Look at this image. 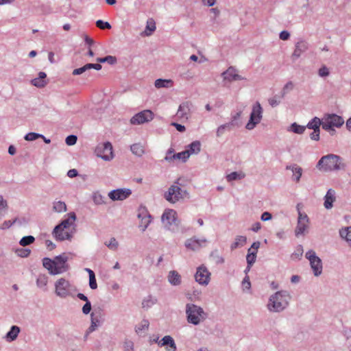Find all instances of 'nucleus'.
<instances>
[{"mask_svg": "<svg viewBox=\"0 0 351 351\" xmlns=\"http://www.w3.org/2000/svg\"><path fill=\"white\" fill-rule=\"evenodd\" d=\"M291 296L287 291L281 290L271 295L267 304V308L271 313H280L289 305Z\"/></svg>", "mask_w": 351, "mask_h": 351, "instance_id": "1", "label": "nucleus"}, {"mask_svg": "<svg viewBox=\"0 0 351 351\" xmlns=\"http://www.w3.org/2000/svg\"><path fill=\"white\" fill-rule=\"evenodd\" d=\"M68 259V256L64 253L56 256L53 260L46 257L43 259V265L51 275L60 274L69 269V266L66 263Z\"/></svg>", "mask_w": 351, "mask_h": 351, "instance_id": "2", "label": "nucleus"}, {"mask_svg": "<svg viewBox=\"0 0 351 351\" xmlns=\"http://www.w3.org/2000/svg\"><path fill=\"white\" fill-rule=\"evenodd\" d=\"M180 180V178H178L164 194V198L169 203L175 204L184 198L189 197V193L186 190L181 189Z\"/></svg>", "mask_w": 351, "mask_h": 351, "instance_id": "3", "label": "nucleus"}, {"mask_svg": "<svg viewBox=\"0 0 351 351\" xmlns=\"http://www.w3.org/2000/svg\"><path fill=\"white\" fill-rule=\"evenodd\" d=\"M185 313L187 322L195 326L199 325L208 317V314L201 306L191 303L186 304Z\"/></svg>", "mask_w": 351, "mask_h": 351, "instance_id": "4", "label": "nucleus"}, {"mask_svg": "<svg viewBox=\"0 0 351 351\" xmlns=\"http://www.w3.org/2000/svg\"><path fill=\"white\" fill-rule=\"evenodd\" d=\"M317 167L325 171L332 170H340L344 168L341 162V158L335 154H328L321 158L317 165Z\"/></svg>", "mask_w": 351, "mask_h": 351, "instance_id": "5", "label": "nucleus"}, {"mask_svg": "<svg viewBox=\"0 0 351 351\" xmlns=\"http://www.w3.org/2000/svg\"><path fill=\"white\" fill-rule=\"evenodd\" d=\"M161 219L164 226L167 229L172 232H175L178 229L180 221L177 217L176 210L173 209H166L162 215Z\"/></svg>", "mask_w": 351, "mask_h": 351, "instance_id": "6", "label": "nucleus"}, {"mask_svg": "<svg viewBox=\"0 0 351 351\" xmlns=\"http://www.w3.org/2000/svg\"><path fill=\"white\" fill-rule=\"evenodd\" d=\"M263 110L258 101H256L253 106L250 115V119L245 125L248 130H253L261 121L263 118Z\"/></svg>", "mask_w": 351, "mask_h": 351, "instance_id": "7", "label": "nucleus"}, {"mask_svg": "<svg viewBox=\"0 0 351 351\" xmlns=\"http://www.w3.org/2000/svg\"><path fill=\"white\" fill-rule=\"evenodd\" d=\"M305 257L310 262L311 267L313 270V274L315 276H319L322 273V262L319 258L314 250H310L306 252Z\"/></svg>", "mask_w": 351, "mask_h": 351, "instance_id": "8", "label": "nucleus"}, {"mask_svg": "<svg viewBox=\"0 0 351 351\" xmlns=\"http://www.w3.org/2000/svg\"><path fill=\"white\" fill-rule=\"evenodd\" d=\"M323 129L328 130L330 128H340L343 123L344 120L336 114H326L322 118Z\"/></svg>", "mask_w": 351, "mask_h": 351, "instance_id": "9", "label": "nucleus"}, {"mask_svg": "<svg viewBox=\"0 0 351 351\" xmlns=\"http://www.w3.org/2000/svg\"><path fill=\"white\" fill-rule=\"evenodd\" d=\"M95 153L98 157L109 161L113 158L112 145L110 142L100 143L96 147Z\"/></svg>", "mask_w": 351, "mask_h": 351, "instance_id": "10", "label": "nucleus"}, {"mask_svg": "<svg viewBox=\"0 0 351 351\" xmlns=\"http://www.w3.org/2000/svg\"><path fill=\"white\" fill-rule=\"evenodd\" d=\"M71 284L65 278H61L55 282V293L61 298H65L71 293Z\"/></svg>", "mask_w": 351, "mask_h": 351, "instance_id": "11", "label": "nucleus"}, {"mask_svg": "<svg viewBox=\"0 0 351 351\" xmlns=\"http://www.w3.org/2000/svg\"><path fill=\"white\" fill-rule=\"evenodd\" d=\"M309 219L306 213L298 211L297 226L295 229V234L297 237L304 234L308 228Z\"/></svg>", "mask_w": 351, "mask_h": 351, "instance_id": "12", "label": "nucleus"}, {"mask_svg": "<svg viewBox=\"0 0 351 351\" xmlns=\"http://www.w3.org/2000/svg\"><path fill=\"white\" fill-rule=\"evenodd\" d=\"M153 119V112L149 110H145L133 116L130 119V123L133 125H139L149 122Z\"/></svg>", "mask_w": 351, "mask_h": 351, "instance_id": "13", "label": "nucleus"}, {"mask_svg": "<svg viewBox=\"0 0 351 351\" xmlns=\"http://www.w3.org/2000/svg\"><path fill=\"white\" fill-rule=\"evenodd\" d=\"M210 273L204 265L199 266L195 275V281L202 285H207L210 282Z\"/></svg>", "mask_w": 351, "mask_h": 351, "instance_id": "14", "label": "nucleus"}, {"mask_svg": "<svg viewBox=\"0 0 351 351\" xmlns=\"http://www.w3.org/2000/svg\"><path fill=\"white\" fill-rule=\"evenodd\" d=\"M132 194L130 189H118L109 192L108 197L112 201L124 200Z\"/></svg>", "mask_w": 351, "mask_h": 351, "instance_id": "15", "label": "nucleus"}, {"mask_svg": "<svg viewBox=\"0 0 351 351\" xmlns=\"http://www.w3.org/2000/svg\"><path fill=\"white\" fill-rule=\"evenodd\" d=\"M207 243V240L206 239H199L196 237H193L190 239H188L185 241V247L193 251L199 250L201 247L205 246Z\"/></svg>", "mask_w": 351, "mask_h": 351, "instance_id": "16", "label": "nucleus"}, {"mask_svg": "<svg viewBox=\"0 0 351 351\" xmlns=\"http://www.w3.org/2000/svg\"><path fill=\"white\" fill-rule=\"evenodd\" d=\"M191 102L184 101L182 102L178 108L177 116L182 121H186L190 117Z\"/></svg>", "mask_w": 351, "mask_h": 351, "instance_id": "17", "label": "nucleus"}, {"mask_svg": "<svg viewBox=\"0 0 351 351\" xmlns=\"http://www.w3.org/2000/svg\"><path fill=\"white\" fill-rule=\"evenodd\" d=\"M309 44L304 40H300L295 45V49L291 55V59L295 61L298 59L301 55L308 50Z\"/></svg>", "mask_w": 351, "mask_h": 351, "instance_id": "18", "label": "nucleus"}, {"mask_svg": "<svg viewBox=\"0 0 351 351\" xmlns=\"http://www.w3.org/2000/svg\"><path fill=\"white\" fill-rule=\"evenodd\" d=\"M68 229L65 228H60L58 229L57 231L56 230V227L54 228L53 230V235L58 241H64V240H69L71 241L73 238V235L75 232V228H73V230L68 231Z\"/></svg>", "mask_w": 351, "mask_h": 351, "instance_id": "19", "label": "nucleus"}, {"mask_svg": "<svg viewBox=\"0 0 351 351\" xmlns=\"http://www.w3.org/2000/svg\"><path fill=\"white\" fill-rule=\"evenodd\" d=\"M189 158V154L187 152H181L180 153L174 154L173 148L169 149L165 160L168 162H172L174 160H181L182 162H186Z\"/></svg>", "mask_w": 351, "mask_h": 351, "instance_id": "20", "label": "nucleus"}, {"mask_svg": "<svg viewBox=\"0 0 351 351\" xmlns=\"http://www.w3.org/2000/svg\"><path fill=\"white\" fill-rule=\"evenodd\" d=\"M76 215L74 212H71L68 214V217L61 221L60 223L56 226V230L57 231L60 228L69 229L71 226H73V228H75L74 222L76 220Z\"/></svg>", "mask_w": 351, "mask_h": 351, "instance_id": "21", "label": "nucleus"}, {"mask_svg": "<svg viewBox=\"0 0 351 351\" xmlns=\"http://www.w3.org/2000/svg\"><path fill=\"white\" fill-rule=\"evenodd\" d=\"M160 347H166L167 351H176L177 346L174 339L170 335H166L158 342Z\"/></svg>", "mask_w": 351, "mask_h": 351, "instance_id": "22", "label": "nucleus"}, {"mask_svg": "<svg viewBox=\"0 0 351 351\" xmlns=\"http://www.w3.org/2000/svg\"><path fill=\"white\" fill-rule=\"evenodd\" d=\"M224 80H227L228 82L242 80L243 77L237 73H236L235 69L230 66L226 71L223 72L221 74Z\"/></svg>", "mask_w": 351, "mask_h": 351, "instance_id": "23", "label": "nucleus"}, {"mask_svg": "<svg viewBox=\"0 0 351 351\" xmlns=\"http://www.w3.org/2000/svg\"><path fill=\"white\" fill-rule=\"evenodd\" d=\"M335 199V191L332 189H328L324 197V206L325 208L328 210L332 208L333 206V202Z\"/></svg>", "mask_w": 351, "mask_h": 351, "instance_id": "24", "label": "nucleus"}, {"mask_svg": "<svg viewBox=\"0 0 351 351\" xmlns=\"http://www.w3.org/2000/svg\"><path fill=\"white\" fill-rule=\"evenodd\" d=\"M168 282L173 286H178L182 282V277L176 270H171L167 276Z\"/></svg>", "mask_w": 351, "mask_h": 351, "instance_id": "25", "label": "nucleus"}, {"mask_svg": "<svg viewBox=\"0 0 351 351\" xmlns=\"http://www.w3.org/2000/svg\"><path fill=\"white\" fill-rule=\"evenodd\" d=\"M234 125L235 124L233 123V121H230L229 123L219 125L216 131V136L217 138L221 137L227 131H230Z\"/></svg>", "mask_w": 351, "mask_h": 351, "instance_id": "26", "label": "nucleus"}, {"mask_svg": "<svg viewBox=\"0 0 351 351\" xmlns=\"http://www.w3.org/2000/svg\"><path fill=\"white\" fill-rule=\"evenodd\" d=\"M286 169L292 171L293 180H295L296 182H298L302 175V169L295 164L287 166Z\"/></svg>", "mask_w": 351, "mask_h": 351, "instance_id": "27", "label": "nucleus"}, {"mask_svg": "<svg viewBox=\"0 0 351 351\" xmlns=\"http://www.w3.org/2000/svg\"><path fill=\"white\" fill-rule=\"evenodd\" d=\"M138 217L139 219H141L139 228H141L143 232H144L147 229V228L148 227V226L149 225V223L151 222V219H150L151 215L146 213L144 215H143V213H139L138 215Z\"/></svg>", "mask_w": 351, "mask_h": 351, "instance_id": "28", "label": "nucleus"}, {"mask_svg": "<svg viewBox=\"0 0 351 351\" xmlns=\"http://www.w3.org/2000/svg\"><path fill=\"white\" fill-rule=\"evenodd\" d=\"M20 331L21 329L19 326H12L5 335L7 341L10 342L14 341L17 338Z\"/></svg>", "mask_w": 351, "mask_h": 351, "instance_id": "29", "label": "nucleus"}, {"mask_svg": "<svg viewBox=\"0 0 351 351\" xmlns=\"http://www.w3.org/2000/svg\"><path fill=\"white\" fill-rule=\"evenodd\" d=\"M246 242V237L241 235L237 236L234 241L230 245V249L231 250H234L237 248L241 247L245 245Z\"/></svg>", "mask_w": 351, "mask_h": 351, "instance_id": "30", "label": "nucleus"}, {"mask_svg": "<svg viewBox=\"0 0 351 351\" xmlns=\"http://www.w3.org/2000/svg\"><path fill=\"white\" fill-rule=\"evenodd\" d=\"M188 147L189 149L184 152H188L189 157L191 154H197L200 152L201 143L199 141H195L189 145Z\"/></svg>", "mask_w": 351, "mask_h": 351, "instance_id": "31", "label": "nucleus"}, {"mask_svg": "<svg viewBox=\"0 0 351 351\" xmlns=\"http://www.w3.org/2000/svg\"><path fill=\"white\" fill-rule=\"evenodd\" d=\"M90 319H91L90 326L88 327V328L86 330V335L84 336L85 339L87 338L88 335L90 332H93V331H95L96 330V328L98 326L99 323L98 318L97 317H95L94 313H92L90 314Z\"/></svg>", "mask_w": 351, "mask_h": 351, "instance_id": "32", "label": "nucleus"}, {"mask_svg": "<svg viewBox=\"0 0 351 351\" xmlns=\"http://www.w3.org/2000/svg\"><path fill=\"white\" fill-rule=\"evenodd\" d=\"M149 326V321L147 319H143L138 324L135 326V332L137 335H141L148 330Z\"/></svg>", "mask_w": 351, "mask_h": 351, "instance_id": "33", "label": "nucleus"}, {"mask_svg": "<svg viewBox=\"0 0 351 351\" xmlns=\"http://www.w3.org/2000/svg\"><path fill=\"white\" fill-rule=\"evenodd\" d=\"M323 128V121L322 119L315 117L312 119L306 125V128L311 129L313 130H319L320 126Z\"/></svg>", "mask_w": 351, "mask_h": 351, "instance_id": "34", "label": "nucleus"}, {"mask_svg": "<svg viewBox=\"0 0 351 351\" xmlns=\"http://www.w3.org/2000/svg\"><path fill=\"white\" fill-rule=\"evenodd\" d=\"M173 84V82L171 80L167 79H157L154 82V86L157 88H171Z\"/></svg>", "mask_w": 351, "mask_h": 351, "instance_id": "35", "label": "nucleus"}, {"mask_svg": "<svg viewBox=\"0 0 351 351\" xmlns=\"http://www.w3.org/2000/svg\"><path fill=\"white\" fill-rule=\"evenodd\" d=\"M130 150L133 154L138 157L142 156L145 153V149L141 143H134L130 146Z\"/></svg>", "mask_w": 351, "mask_h": 351, "instance_id": "36", "label": "nucleus"}, {"mask_svg": "<svg viewBox=\"0 0 351 351\" xmlns=\"http://www.w3.org/2000/svg\"><path fill=\"white\" fill-rule=\"evenodd\" d=\"M339 234L341 237L346 239L348 245L351 247V226L341 229L339 231Z\"/></svg>", "mask_w": 351, "mask_h": 351, "instance_id": "37", "label": "nucleus"}, {"mask_svg": "<svg viewBox=\"0 0 351 351\" xmlns=\"http://www.w3.org/2000/svg\"><path fill=\"white\" fill-rule=\"evenodd\" d=\"M92 199L95 205H102L106 204L105 197L99 192L93 193Z\"/></svg>", "mask_w": 351, "mask_h": 351, "instance_id": "38", "label": "nucleus"}, {"mask_svg": "<svg viewBox=\"0 0 351 351\" xmlns=\"http://www.w3.org/2000/svg\"><path fill=\"white\" fill-rule=\"evenodd\" d=\"M53 210L59 213L66 212V205L64 202L55 201L53 203Z\"/></svg>", "mask_w": 351, "mask_h": 351, "instance_id": "39", "label": "nucleus"}, {"mask_svg": "<svg viewBox=\"0 0 351 351\" xmlns=\"http://www.w3.org/2000/svg\"><path fill=\"white\" fill-rule=\"evenodd\" d=\"M155 30H156L155 21L152 19H150L147 22L145 34L146 36H150L152 34V32H154Z\"/></svg>", "mask_w": 351, "mask_h": 351, "instance_id": "40", "label": "nucleus"}, {"mask_svg": "<svg viewBox=\"0 0 351 351\" xmlns=\"http://www.w3.org/2000/svg\"><path fill=\"white\" fill-rule=\"evenodd\" d=\"M294 88V84L293 82H288L282 88L280 92V97L284 98L290 91Z\"/></svg>", "mask_w": 351, "mask_h": 351, "instance_id": "41", "label": "nucleus"}, {"mask_svg": "<svg viewBox=\"0 0 351 351\" xmlns=\"http://www.w3.org/2000/svg\"><path fill=\"white\" fill-rule=\"evenodd\" d=\"M97 62L99 63H105L108 62L110 64H114L117 62V58L112 56H107L104 58H97L96 59Z\"/></svg>", "mask_w": 351, "mask_h": 351, "instance_id": "42", "label": "nucleus"}, {"mask_svg": "<svg viewBox=\"0 0 351 351\" xmlns=\"http://www.w3.org/2000/svg\"><path fill=\"white\" fill-rule=\"evenodd\" d=\"M35 241V238L33 236L29 235L23 237L20 241L19 244L23 246H27L33 243Z\"/></svg>", "mask_w": 351, "mask_h": 351, "instance_id": "43", "label": "nucleus"}, {"mask_svg": "<svg viewBox=\"0 0 351 351\" xmlns=\"http://www.w3.org/2000/svg\"><path fill=\"white\" fill-rule=\"evenodd\" d=\"M291 130L295 134H302L304 132L306 127L303 125H300L296 123H293L291 125Z\"/></svg>", "mask_w": 351, "mask_h": 351, "instance_id": "44", "label": "nucleus"}, {"mask_svg": "<svg viewBox=\"0 0 351 351\" xmlns=\"http://www.w3.org/2000/svg\"><path fill=\"white\" fill-rule=\"evenodd\" d=\"M47 81L46 80H41L38 77H36L31 81V84L37 87V88H43L45 87L47 84Z\"/></svg>", "mask_w": 351, "mask_h": 351, "instance_id": "45", "label": "nucleus"}, {"mask_svg": "<svg viewBox=\"0 0 351 351\" xmlns=\"http://www.w3.org/2000/svg\"><path fill=\"white\" fill-rule=\"evenodd\" d=\"M256 258V252H251V249H248L247 254L246 256L247 263L248 265H253Z\"/></svg>", "mask_w": 351, "mask_h": 351, "instance_id": "46", "label": "nucleus"}, {"mask_svg": "<svg viewBox=\"0 0 351 351\" xmlns=\"http://www.w3.org/2000/svg\"><path fill=\"white\" fill-rule=\"evenodd\" d=\"M48 282V278L45 275H40L38 276L36 280V285L40 288H43L46 287Z\"/></svg>", "mask_w": 351, "mask_h": 351, "instance_id": "47", "label": "nucleus"}, {"mask_svg": "<svg viewBox=\"0 0 351 351\" xmlns=\"http://www.w3.org/2000/svg\"><path fill=\"white\" fill-rule=\"evenodd\" d=\"M105 245L111 250H117L119 247V243L114 237H112L109 242H105Z\"/></svg>", "mask_w": 351, "mask_h": 351, "instance_id": "48", "label": "nucleus"}, {"mask_svg": "<svg viewBox=\"0 0 351 351\" xmlns=\"http://www.w3.org/2000/svg\"><path fill=\"white\" fill-rule=\"evenodd\" d=\"M282 99V98L280 97V95H276L274 96L273 97L269 98L268 99V102L272 108H274L280 104Z\"/></svg>", "mask_w": 351, "mask_h": 351, "instance_id": "49", "label": "nucleus"}, {"mask_svg": "<svg viewBox=\"0 0 351 351\" xmlns=\"http://www.w3.org/2000/svg\"><path fill=\"white\" fill-rule=\"evenodd\" d=\"M16 254L20 257L26 258L31 254V250L27 248H19L16 250Z\"/></svg>", "mask_w": 351, "mask_h": 351, "instance_id": "50", "label": "nucleus"}, {"mask_svg": "<svg viewBox=\"0 0 351 351\" xmlns=\"http://www.w3.org/2000/svg\"><path fill=\"white\" fill-rule=\"evenodd\" d=\"M40 137H43V135L36 132H29L25 136L24 138L27 141H32Z\"/></svg>", "mask_w": 351, "mask_h": 351, "instance_id": "51", "label": "nucleus"}, {"mask_svg": "<svg viewBox=\"0 0 351 351\" xmlns=\"http://www.w3.org/2000/svg\"><path fill=\"white\" fill-rule=\"evenodd\" d=\"M243 177H244V176H241V174L234 171V172H232L230 174H228L226 176V178H227L228 181L230 182V181H233V180H241Z\"/></svg>", "mask_w": 351, "mask_h": 351, "instance_id": "52", "label": "nucleus"}, {"mask_svg": "<svg viewBox=\"0 0 351 351\" xmlns=\"http://www.w3.org/2000/svg\"><path fill=\"white\" fill-rule=\"evenodd\" d=\"M210 256L217 264H222L224 263V258L221 255L218 254L217 251L213 252Z\"/></svg>", "mask_w": 351, "mask_h": 351, "instance_id": "53", "label": "nucleus"}, {"mask_svg": "<svg viewBox=\"0 0 351 351\" xmlns=\"http://www.w3.org/2000/svg\"><path fill=\"white\" fill-rule=\"evenodd\" d=\"M96 25L97 27L101 29H110L111 28V25L108 22L103 21L102 20H98L96 21Z\"/></svg>", "mask_w": 351, "mask_h": 351, "instance_id": "54", "label": "nucleus"}, {"mask_svg": "<svg viewBox=\"0 0 351 351\" xmlns=\"http://www.w3.org/2000/svg\"><path fill=\"white\" fill-rule=\"evenodd\" d=\"M18 219L15 218L13 221L8 220L5 221L0 226V229L6 230L10 228L14 223L17 221Z\"/></svg>", "mask_w": 351, "mask_h": 351, "instance_id": "55", "label": "nucleus"}, {"mask_svg": "<svg viewBox=\"0 0 351 351\" xmlns=\"http://www.w3.org/2000/svg\"><path fill=\"white\" fill-rule=\"evenodd\" d=\"M318 75L322 77L328 76L330 75L328 68L325 65L322 66L318 71Z\"/></svg>", "mask_w": 351, "mask_h": 351, "instance_id": "56", "label": "nucleus"}, {"mask_svg": "<svg viewBox=\"0 0 351 351\" xmlns=\"http://www.w3.org/2000/svg\"><path fill=\"white\" fill-rule=\"evenodd\" d=\"M89 286L91 289H96L97 288L95 274H90V276L89 277Z\"/></svg>", "mask_w": 351, "mask_h": 351, "instance_id": "57", "label": "nucleus"}, {"mask_svg": "<svg viewBox=\"0 0 351 351\" xmlns=\"http://www.w3.org/2000/svg\"><path fill=\"white\" fill-rule=\"evenodd\" d=\"M8 208V203L5 199H3L2 195H0V215H2L3 213Z\"/></svg>", "mask_w": 351, "mask_h": 351, "instance_id": "58", "label": "nucleus"}, {"mask_svg": "<svg viewBox=\"0 0 351 351\" xmlns=\"http://www.w3.org/2000/svg\"><path fill=\"white\" fill-rule=\"evenodd\" d=\"M77 138L75 135H69L66 138L65 142L68 145H73L76 143Z\"/></svg>", "mask_w": 351, "mask_h": 351, "instance_id": "59", "label": "nucleus"}, {"mask_svg": "<svg viewBox=\"0 0 351 351\" xmlns=\"http://www.w3.org/2000/svg\"><path fill=\"white\" fill-rule=\"evenodd\" d=\"M242 285H243V289H247V290H249L251 287V283H250V278L249 276H246L243 281H242Z\"/></svg>", "mask_w": 351, "mask_h": 351, "instance_id": "60", "label": "nucleus"}, {"mask_svg": "<svg viewBox=\"0 0 351 351\" xmlns=\"http://www.w3.org/2000/svg\"><path fill=\"white\" fill-rule=\"evenodd\" d=\"M91 308V303L90 302H88L84 304V305L82 306V311L84 315H88L90 313Z\"/></svg>", "mask_w": 351, "mask_h": 351, "instance_id": "61", "label": "nucleus"}, {"mask_svg": "<svg viewBox=\"0 0 351 351\" xmlns=\"http://www.w3.org/2000/svg\"><path fill=\"white\" fill-rule=\"evenodd\" d=\"M134 343L131 341H127L124 343V351H133Z\"/></svg>", "mask_w": 351, "mask_h": 351, "instance_id": "62", "label": "nucleus"}, {"mask_svg": "<svg viewBox=\"0 0 351 351\" xmlns=\"http://www.w3.org/2000/svg\"><path fill=\"white\" fill-rule=\"evenodd\" d=\"M319 132H320L319 129L313 130V132H311L310 134V138L314 141H319Z\"/></svg>", "mask_w": 351, "mask_h": 351, "instance_id": "63", "label": "nucleus"}, {"mask_svg": "<svg viewBox=\"0 0 351 351\" xmlns=\"http://www.w3.org/2000/svg\"><path fill=\"white\" fill-rule=\"evenodd\" d=\"M279 37L282 40H287L290 37V34L289 32L284 30L280 33Z\"/></svg>", "mask_w": 351, "mask_h": 351, "instance_id": "64", "label": "nucleus"}]
</instances>
